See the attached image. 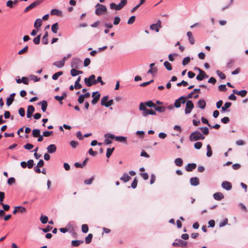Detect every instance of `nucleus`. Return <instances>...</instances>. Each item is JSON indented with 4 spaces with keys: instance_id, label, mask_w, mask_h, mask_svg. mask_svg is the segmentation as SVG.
Returning a JSON list of instances; mask_svg holds the SVG:
<instances>
[{
    "instance_id": "58836bf2",
    "label": "nucleus",
    "mask_w": 248,
    "mask_h": 248,
    "mask_svg": "<svg viewBox=\"0 0 248 248\" xmlns=\"http://www.w3.org/2000/svg\"><path fill=\"white\" fill-rule=\"evenodd\" d=\"M207 153H206V155L208 157H210L212 156V148H211V147L210 146V145L209 144H208L207 145Z\"/></svg>"
},
{
    "instance_id": "7c9ffc66",
    "label": "nucleus",
    "mask_w": 248,
    "mask_h": 248,
    "mask_svg": "<svg viewBox=\"0 0 248 248\" xmlns=\"http://www.w3.org/2000/svg\"><path fill=\"white\" fill-rule=\"evenodd\" d=\"M42 42L44 45H47L48 43V33L46 31L42 38Z\"/></svg>"
},
{
    "instance_id": "4be33fe9",
    "label": "nucleus",
    "mask_w": 248,
    "mask_h": 248,
    "mask_svg": "<svg viewBox=\"0 0 248 248\" xmlns=\"http://www.w3.org/2000/svg\"><path fill=\"white\" fill-rule=\"evenodd\" d=\"M196 166L195 163H189L186 167V170L187 171H191L196 168Z\"/></svg>"
},
{
    "instance_id": "f03ea898",
    "label": "nucleus",
    "mask_w": 248,
    "mask_h": 248,
    "mask_svg": "<svg viewBox=\"0 0 248 248\" xmlns=\"http://www.w3.org/2000/svg\"><path fill=\"white\" fill-rule=\"evenodd\" d=\"M139 109L142 111V114L144 117H146L149 115H156V112L155 110L152 109H148L143 103H140Z\"/></svg>"
},
{
    "instance_id": "a18cd8bd",
    "label": "nucleus",
    "mask_w": 248,
    "mask_h": 248,
    "mask_svg": "<svg viewBox=\"0 0 248 248\" xmlns=\"http://www.w3.org/2000/svg\"><path fill=\"white\" fill-rule=\"evenodd\" d=\"M200 93V89H194L191 93L188 94L187 98H191L192 97L193 94H195V93Z\"/></svg>"
},
{
    "instance_id": "4d7b16f0",
    "label": "nucleus",
    "mask_w": 248,
    "mask_h": 248,
    "mask_svg": "<svg viewBox=\"0 0 248 248\" xmlns=\"http://www.w3.org/2000/svg\"><path fill=\"white\" fill-rule=\"evenodd\" d=\"M157 71V68L156 67H154V68H150V69L147 72V73L153 74L154 73H156Z\"/></svg>"
},
{
    "instance_id": "bb28decb",
    "label": "nucleus",
    "mask_w": 248,
    "mask_h": 248,
    "mask_svg": "<svg viewBox=\"0 0 248 248\" xmlns=\"http://www.w3.org/2000/svg\"><path fill=\"white\" fill-rule=\"evenodd\" d=\"M131 179L129 176L126 173H124L123 175L120 178V180L124 182H127Z\"/></svg>"
},
{
    "instance_id": "c9c22d12",
    "label": "nucleus",
    "mask_w": 248,
    "mask_h": 248,
    "mask_svg": "<svg viewBox=\"0 0 248 248\" xmlns=\"http://www.w3.org/2000/svg\"><path fill=\"white\" fill-rule=\"evenodd\" d=\"M83 241L73 240L72 241V245L73 247H78L80 244L83 243Z\"/></svg>"
},
{
    "instance_id": "de8ad7c7",
    "label": "nucleus",
    "mask_w": 248,
    "mask_h": 248,
    "mask_svg": "<svg viewBox=\"0 0 248 248\" xmlns=\"http://www.w3.org/2000/svg\"><path fill=\"white\" fill-rule=\"evenodd\" d=\"M40 38H41V34L37 36L36 37H35L33 39V43L36 45L39 44L40 42Z\"/></svg>"
},
{
    "instance_id": "052dcab7",
    "label": "nucleus",
    "mask_w": 248,
    "mask_h": 248,
    "mask_svg": "<svg viewBox=\"0 0 248 248\" xmlns=\"http://www.w3.org/2000/svg\"><path fill=\"white\" fill-rule=\"evenodd\" d=\"M202 144L201 142H197L194 144V147L197 149H200L202 147Z\"/></svg>"
},
{
    "instance_id": "f3484780",
    "label": "nucleus",
    "mask_w": 248,
    "mask_h": 248,
    "mask_svg": "<svg viewBox=\"0 0 248 248\" xmlns=\"http://www.w3.org/2000/svg\"><path fill=\"white\" fill-rule=\"evenodd\" d=\"M46 149L48 153L53 154L56 152L57 147L55 144H50L47 146Z\"/></svg>"
},
{
    "instance_id": "338daca9",
    "label": "nucleus",
    "mask_w": 248,
    "mask_h": 248,
    "mask_svg": "<svg viewBox=\"0 0 248 248\" xmlns=\"http://www.w3.org/2000/svg\"><path fill=\"white\" fill-rule=\"evenodd\" d=\"M89 154L93 156H95L97 155V152L93 151L92 148H90L88 151Z\"/></svg>"
},
{
    "instance_id": "72a5a7b5",
    "label": "nucleus",
    "mask_w": 248,
    "mask_h": 248,
    "mask_svg": "<svg viewBox=\"0 0 248 248\" xmlns=\"http://www.w3.org/2000/svg\"><path fill=\"white\" fill-rule=\"evenodd\" d=\"M58 29L59 27L58 23H55L53 25H52L51 27V30L53 33H56L57 32Z\"/></svg>"
},
{
    "instance_id": "9d476101",
    "label": "nucleus",
    "mask_w": 248,
    "mask_h": 248,
    "mask_svg": "<svg viewBox=\"0 0 248 248\" xmlns=\"http://www.w3.org/2000/svg\"><path fill=\"white\" fill-rule=\"evenodd\" d=\"M174 247H186L187 242L183 241L181 239H176L175 241L172 243Z\"/></svg>"
},
{
    "instance_id": "423d86ee",
    "label": "nucleus",
    "mask_w": 248,
    "mask_h": 248,
    "mask_svg": "<svg viewBox=\"0 0 248 248\" xmlns=\"http://www.w3.org/2000/svg\"><path fill=\"white\" fill-rule=\"evenodd\" d=\"M108 96H103L101 101V104L102 106H104L106 107H109L113 104V100L112 99H110L108 100L107 102H105V101H107L108 100Z\"/></svg>"
},
{
    "instance_id": "412c9836",
    "label": "nucleus",
    "mask_w": 248,
    "mask_h": 248,
    "mask_svg": "<svg viewBox=\"0 0 248 248\" xmlns=\"http://www.w3.org/2000/svg\"><path fill=\"white\" fill-rule=\"evenodd\" d=\"M186 34L190 44L194 45L195 44V39L193 36L192 33L191 31H188Z\"/></svg>"
},
{
    "instance_id": "b1692460",
    "label": "nucleus",
    "mask_w": 248,
    "mask_h": 248,
    "mask_svg": "<svg viewBox=\"0 0 248 248\" xmlns=\"http://www.w3.org/2000/svg\"><path fill=\"white\" fill-rule=\"evenodd\" d=\"M190 183L192 186H198L199 184V179L197 177H192L190 180Z\"/></svg>"
},
{
    "instance_id": "3c124183",
    "label": "nucleus",
    "mask_w": 248,
    "mask_h": 248,
    "mask_svg": "<svg viewBox=\"0 0 248 248\" xmlns=\"http://www.w3.org/2000/svg\"><path fill=\"white\" fill-rule=\"evenodd\" d=\"M116 140L120 142H125L126 141V138L124 137H116Z\"/></svg>"
},
{
    "instance_id": "680f3d73",
    "label": "nucleus",
    "mask_w": 248,
    "mask_h": 248,
    "mask_svg": "<svg viewBox=\"0 0 248 248\" xmlns=\"http://www.w3.org/2000/svg\"><path fill=\"white\" fill-rule=\"evenodd\" d=\"M137 184H138V180H137V178H135L133 182L131 184V187L133 188H136V187L137 186Z\"/></svg>"
},
{
    "instance_id": "20e7f679",
    "label": "nucleus",
    "mask_w": 248,
    "mask_h": 248,
    "mask_svg": "<svg viewBox=\"0 0 248 248\" xmlns=\"http://www.w3.org/2000/svg\"><path fill=\"white\" fill-rule=\"evenodd\" d=\"M120 0L121 2L118 4H116L115 3H111L110 4V9L118 11L122 9L124 6H125L126 5L127 3V0Z\"/></svg>"
},
{
    "instance_id": "5701e85b",
    "label": "nucleus",
    "mask_w": 248,
    "mask_h": 248,
    "mask_svg": "<svg viewBox=\"0 0 248 248\" xmlns=\"http://www.w3.org/2000/svg\"><path fill=\"white\" fill-rule=\"evenodd\" d=\"M77 68H73V69H72L70 71V74L73 77H75V76H76L79 74H81L83 73L82 71H79V70H77L76 69Z\"/></svg>"
},
{
    "instance_id": "7ed1b4c3",
    "label": "nucleus",
    "mask_w": 248,
    "mask_h": 248,
    "mask_svg": "<svg viewBox=\"0 0 248 248\" xmlns=\"http://www.w3.org/2000/svg\"><path fill=\"white\" fill-rule=\"evenodd\" d=\"M204 139L205 137L198 131L191 133L189 136V140L191 141L203 140Z\"/></svg>"
},
{
    "instance_id": "a878e982",
    "label": "nucleus",
    "mask_w": 248,
    "mask_h": 248,
    "mask_svg": "<svg viewBox=\"0 0 248 248\" xmlns=\"http://www.w3.org/2000/svg\"><path fill=\"white\" fill-rule=\"evenodd\" d=\"M198 106L201 109H204L206 106V102L203 99L199 100L198 102Z\"/></svg>"
},
{
    "instance_id": "09e8293b",
    "label": "nucleus",
    "mask_w": 248,
    "mask_h": 248,
    "mask_svg": "<svg viewBox=\"0 0 248 248\" xmlns=\"http://www.w3.org/2000/svg\"><path fill=\"white\" fill-rule=\"evenodd\" d=\"M190 61V58L189 57L185 58L182 61V64L186 65Z\"/></svg>"
},
{
    "instance_id": "39448f33",
    "label": "nucleus",
    "mask_w": 248,
    "mask_h": 248,
    "mask_svg": "<svg viewBox=\"0 0 248 248\" xmlns=\"http://www.w3.org/2000/svg\"><path fill=\"white\" fill-rule=\"evenodd\" d=\"M107 11V8L106 6L97 3L95 5V14L97 16H100L105 14Z\"/></svg>"
},
{
    "instance_id": "6e6d98bb",
    "label": "nucleus",
    "mask_w": 248,
    "mask_h": 248,
    "mask_svg": "<svg viewBox=\"0 0 248 248\" xmlns=\"http://www.w3.org/2000/svg\"><path fill=\"white\" fill-rule=\"evenodd\" d=\"M136 17L134 16H131L127 21V24L129 25L132 24L135 21Z\"/></svg>"
},
{
    "instance_id": "0e129e2a",
    "label": "nucleus",
    "mask_w": 248,
    "mask_h": 248,
    "mask_svg": "<svg viewBox=\"0 0 248 248\" xmlns=\"http://www.w3.org/2000/svg\"><path fill=\"white\" fill-rule=\"evenodd\" d=\"M218 90L221 92H225L227 91L226 85H220L218 86Z\"/></svg>"
},
{
    "instance_id": "2eb2a0df",
    "label": "nucleus",
    "mask_w": 248,
    "mask_h": 248,
    "mask_svg": "<svg viewBox=\"0 0 248 248\" xmlns=\"http://www.w3.org/2000/svg\"><path fill=\"white\" fill-rule=\"evenodd\" d=\"M35 110L34 108L32 105H30L28 107L27 111V117L28 118H31L33 113Z\"/></svg>"
},
{
    "instance_id": "5fc2aeb1",
    "label": "nucleus",
    "mask_w": 248,
    "mask_h": 248,
    "mask_svg": "<svg viewBox=\"0 0 248 248\" xmlns=\"http://www.w3.org/2000/svg\"><path fill=\"white\" fill-rule=\"evenodd\" d=\"M201 129V130L202 132V133L205 135H207L208 134H209V129L207 127H201L200 128Z\"/></svg>"
},
{
    "instance_id": "0eeeda50",
    "label": "nucleus",
    "mask_w": 248,
    "mask_h": 248,
    "mask_svg": "<svg viewBox=\"0 0 248 248\" xmlns=\"http://www.w3.org/2000/svg\"><path fill=\"white\" fill-rule=\"evenodd\" d=\"M43 2V0H37L34 1L33 3L31 4L30 5L27 6L24 10V12L26 13L29 11L30 10L33 9L36 7L39 4H40Z\"/></svg>"
},
{
    "instance_id": "6ab92c4d",
    "label": "nucleus",
    "mask_w": 248,
    "mask_h": 248,
    "mask_svg": "<svg viewBox=\"0 0 248 248\" xmlns=\"http://www.w3.org/2000/svg\"><path fill=\"white\" fill-rule=\"evenodd\" d=\"M16 95L15 93H13L10 94V97H8L6 100V104L8 106H10L13 102L14 101V97Z\"/></svg>"
},
{
    "instance_id": "4468645a",
    "label": "nucleus",
    "mask_w": 248,
    "mask_h": 248,
    "mask_svg": "<svg viewBox=\"0 0 248 248\" xmlns=\"http://www.w3.org/2000/svg\"><path fill=\"white\" fill-rule=\"evenodd\" d=\"M208 78V76L206 74L205 72L203 70H200V73L196 77V79L198 80L201 81L204 78Z\"/></svg>"
},
{
    "instance_id": "864d4df0",
    "label": "nucleus",
    "mask_w": 248,
    "mask_h": 248,
    "mask_svg": "<svg viewBox=\"0 0 248 248\" xmlns=\"http://www.w3.org/2000/svg\"><path fill=\"white\" fill-rule=\"evenodd\" d=\"M29 78L31 80H32L35 82H37L40 80V78H38L37 76H34L33 75H31L29 76Z\"/></svg>"
},
{
    "instance_id": "a19ab883",
    "label": "nucleus",
    "mask_w": 248,
    "mask_h": 248,
    "mask_svg": "<svg viewBox=\"0 0 248 248\" xmlns=\"http://www.w3.org/2000/svg\"><path fill=\"white\" fill-rule=\"evenodd\" d=\"M232 105L231 102H226L225 103L224 106H223L221 108L222 110L223 111H225L226 109L229 108Z\"/></svg>"
},
{
    "instance_id": "6e6552de",
    "label": "nucleus",
    "mask_w": 248,
    "mask_h": 248,
    "mask_svg": "<svg viewBox=\"0 0 248 248\" xmlns=\"http://www.w3.org/2000/svg\"><path fill=\"white\" fill-rule=\"evenodd\" d=\"M82 63V61L79 58H74L71 61V66L74 68H79Z\"/></svg>"
},
{
    "instance_id": "cd10ccee",
    "label": "nucleus",
    "mask_w": 248,
    "mask_h": 248,
    "mask_svg": "<svg viewBox=\"0 0 248 248\" xmlns=\"http://www.w3.org/2000/svg\"><path fill=\"white\" fill-rule=\"evenodd\" d=\"M64 64L65 63L63 62V61L61 60L54 62L53 65L57 67L62 68L64 65Z\"/></svg>"
},
{
    "instance_id": "473e14b6",
    "label": "nucleus",
    "mask_w": 248,
    "mask_h": 248,
    "mask_svg": "<svg viewBox=\"0 0 248 248\" xmlns=\"http://www.w3.org/2000/svg\"><path fill=\"white\" fill-rule=\"evenodd\" d=\"M32 134L33 137L37 138L40 135V130L38 129H33Z\"/></svg>"
},
{
    "instance_id": "c756f323",
    "label": "nucleus",
    "mask_w": 248,
    "mask_h": 248,
    "mask_svg": "<svg viewBox=\"0 0 248 248\" xmlns=\"http://www.w3.org/2000/svg\"><path fill=\"white\" fill-rule=\"evenodd\" d=\"M42 24V20L40 18L37 19L34 24V27L35 28H38L40 27Z\"/></svg>"
},
{
    "instance_id": "9b49d317",
    "label": "nucleus",
    "mask_w": 248,
    "mask_h": 248,
    "mask_svg": "<svg viewBox=\"0 0 248 248\" xmlns=\"http://www.w3.org/2000/svg\"><path fill=\"white\" fill-rule=\"evenodd\" d=\"M186 98L184 96H181L178 99L176 100L174 104L175 108H178L181 107V104H185Z\"/></svg>"
},
{
    "instance_id": "2f4dec72",
    "label": "nucleus",
    "mask_w": 248,
    "mask_h": 248,
    "mask_svg": "<svg viewBox=\"0 0 248 248\" xmlns=\"http://www.w3.org/2000/svg\"><path fill=\"white\" fill-rule=\"evenodd\" d=\"M155 109L159 112H163L165 111L166 108L163 106H156L155 107Z\"/></svg>"
},
{
    "instance_id": "8fccbe9b",
    "label": "nucleus",
    "mask_w": 248,
    "mask_h": 248,
    "mask_svg": "<svg viewBox=\"0 0 248 248\" xmlns=\"http://www.w3.org/2000/svg\"><path fill=\"white\" fill-rule=\"evenodd\" d=\"M81 230L84 233H87L89 230L88 225L87 224H83L81 226Z\"/></svg>"
},
{
    "instance_id": "ddd939ff",
    "label": "nucleus",
    "mask_w": 248,
    "mask_h": 248,
    "mask_svg": "<svg viewBox=\"0 0 248 248\" xmlns=\"http://www.w3.org/2000/svg\"><path fill=\"white\" fill-rule=\"evenodd\" d=\"M100 96L101 95L98 92H93L92 95L93 97V99L92 101V104L95 105L98 102Z\"/></svg>"
},
{
    "instance_id": "f257e3e1",
    "label": "nucleus",
    "mask_w": 248,
    "mask_h": 248,
    "mask_svg": "<svg viewBox=\"0 0 248 248\" xmlns=\"http://www.w3.org/2000/svg\"><path fill=\"white\" fill-rule=\"evenodd\" d=\"M95 76L94 75H92L89 78H85L84 82L85 84L88 87H91L93 85H95L97 83L101 82L102 80V78L100 76L98 77L96 80H95Z\"/></svg>"
},
{
    "instance_id": "774afa93",
    "label": "nucleus",
    "mask_w": 248,
    "mask_h": 248,
    "mask_svg": "<svg viewBox=\"0 0 248 248\" xmlns=\"http://www.w3.org/2000/svg\"><path fill=\"white\" fill-rule=\"evenodd\" d=\"M70 145L72 146V147L74 148H76V147L78 146V142L77 141H76L75 140H72L70 142Z\"/></svg>"
},
{
    "instance_id": "1a4fd4ad",
    "label": "nucleus",
    "mask_w": 248,
    "mask_h": 248,
    "mask_svg": "<svg viewBox=\"0 0 248 248\" xmlns=\"http://www.w3.org/2000/svg\"><path fill=\"white\" fill-rule=\"evenodd\" d=\"M194 106L192 101L188 100L186 102V107L185 108V113H190L192 109L194 108Z\"/></svg>"
},
{
    "instance_id": "dca6fc26",
    "label": "nucleus",
    "mask_w": 248,
    "mask_h": 248,
    "mask_svg": "<svg viewBox=\"0 0 248 248\" xmlns=\"http://www.w3.org/2000/svg\"><path fill=\"white\" fill-rule=\"evenodd\" d=\"M222 187L227 190L231 189L232 188V184L228 181H224L221 184Z\"/></svg>"
},
{
    "instance_id": "e2e57ef3",
    "label": "nucleus",
    "mask_w": 248,
    "mask_h": 248,
    "mask_svg": "<svg viewBox=\"0 0 248 248\" xmlns=\"http://www.w3.org/2000/svg\"><path fill=\"white\" fill-rule=\"evenodd\" d=\"M24 148L26 150H31L33 148V145L31 143H27L24 145Z\"/></svg>"
},
{
    "instance_id": "79ce46f5",
    "label": "nucleus",
    "mask_w": 248,
    "mask_h": 248,
    "mask_svg": "<svg viewBox=\"0 0 248 248\" xmlns=\"http://www.w3.org/2000/svg\"><path fill=\"white\" fill-rule=\"evenodd\" d=\"M40 221L43 224L46 223L48 222L47 217L42 215L40 217Z\"/></svg>"
},
{
    "instance_id": "a211bd4d",
    "label": "nucleus",
    "mask_w": 248,
    "mask_h": 248,
    "mask_svg": "<svg viewBox=\"0 0 248 248\" xmlns=\"http://www.w3.org/2000/svg\"><path fill=\"white\" fill-rule=\"evenodd\" d=\"M233 93L237 95H240L241 97H245L247 93V91L246 90H243L240 91H238L236 90H233L232 91Z\"/></svg>"
},
{
    "instance_id": "69168bd1",
    "label": "nucleus",
    "mask_w": 248,
    "mask_h": 248,
    "mask_svg": "<svg viewBox=\"0 0 248 248\" xmlns=\"http://www.w3.org/2000/svg\"><path fill=\"white\" fill-rule=\"evenodd\" d=\"M52 134H53V131H46L43 133V135L45 137H47L50 136Z\"/></svg>"
},
{
    "instance_id": "ea45409f",
    "label": "nucleus",
    "mask_w": 248,
    "mask_h": 248,
    "mask_svg": "<svg viewBox=\"0 0 248 248\" xmlns=\"http://www.w3.org/2000/svg\"><path fill=\"white\" fill-rule=\"evenodd\" d=\"M164 65L169 71H170L172 69L171 64L168 61H165L164 62Z\"/></svg>"
},
{
    "instance_id": "aec40b11",
    "label": "nucleus",
    "mask_w": 248,
    "mask_h": 248,
    "mask_svg": "<svg viewBox=\"0 0 248 248\" xmlns=\"http://www.w3.org/2000/svg\"><path fill=\"white\" fill-rule=\"evenodd\" d=\"M214 198L217 201H220L224 198L223 194L221 192H216L213 195Z\"/></svg>"
},
{
    "instance_id": "4c0bfd02",
    "label": "nucleus",
    "mask_w": 248,
    "mask_h": 248,
    "mask_svg": "<svg viewBox=\"0 0 248 248\" xmlns=\"http://www.w3.org/2000/svg\"><path fill=\"white\" fill-rule=\"evenodd\" d=\"M63 74V72L62 71H59V72H58L56 73H55L53 76H52V79L53 80H57L58 78L62 75Z\"/></svg>"
},
{
    "instance_id": "bf43d9fd",
    "label": "nucleus",
    "mask_w": 248,
    "mask_h": 248,
    "mask_svg": "<svg viewBox=\"0 0 248 248\" xmlns=\"http://www.w3.org/2000/svg\"><path fill=\"white\" fill-rule=\"evenodd\" d=\"M217 73L218 76L220 77V78L221 79H223L226 78L225 75L224 73H223L222 72H220V71L217 70Z\"/></svg>"
},
{
    "instance_id": "393cba45",
    "label": "nucleus",
    "mask_w": 248,
    "mask_h": 248,
    "mask_svg": "<svg viewBox=\"0 0 248 248\" xmlns=\"http://www.w3.org/2000/svg\"><path fill=\"white\" fill-rule=\"evenodd\" d=\"M51 15H56L58 16H62V12L57 9L52 10L51 11Z\"/></svg>"
},
{
    "instance_id": "603ef678",
    "label": "nucleus",
    "mask_w": 248,
    "mask_h": 248,
    "mask_svg": "<svg viewBox=\"0 0 248 248\" xmlns=\"http://www.w3.org/2000/svg\"><path fill=\"white\" fill-rule=\"evenodd\" d=\"M27 167L29 169L32 168L34 165L33 160L32 159H30V160H28L27 162Z\"/></svg>"
},
{
    "instance_id": "13d9d810",
    "label": "nucleus",
    "mask_w": 248,
    "mask_h": 248,
    "mask_svg": "<svg viewBox=\"0 0 248 248\" xmlns=\"http://www.w3.org/2000/svg\"><path fill=\"white\" fill-rule=\"evenodd\" d=\"M28 46H26L23 49H22L21 50H20L18 51V54H19V55L23 54L24 53L28 51Z\"/></svg>"
},
{
    "instance_id": "e433bc0d",
    "label": "nucleus",
    "mask_w": 248,
    "mask_h": 248,
    "mask_svg": "<svg viewBox=\"0 0 248 248\" xmlns=\"http://www.w3.org/2000/svg\"><path fill=\"white\" fill-rule=\"evenodd\" d=\"M114 150V147L112 148H108L107 150L106 156L107 158H109L112 155L113 152Z\"/></svg>"
},
{
    "instance_id": "c85d7f7f",
    "label": "nucleus",
    "mask_w": 248,
    "mask_h": 248,
    "mask_svg": "<svg viewBox=\"0 0 248 248\" xmlns=\"http://www.w3.org/2000/svg\"><path fill=\"white\" fill-rule=\"evenodd\" d=\"M39 104H41V109L43 112H45L47 106V102L46 101L43 100L40 102Z\"/></svg>"
},
{
    "instance_id": "37998d69",
    "label": "nucleus",
    "mask_w": 248,
    "mask_h": 248,
    "mask_svg": "<svg viewBox=\"0 0 248 248\" xmlns=\"http://www.w3.org/2000/svg\"><path fill=\"white\" fill-rule=\"evenodd\" d=\"M144 105L145 106H147L150 108H155V104L152 101H149L145 102Z\"/></svg>"
},
{
    "instance_id": "49530a36",
    "label": "nucleus",
    "mask_w": 248,
    "mask_h": 248,
    "mask_svg": "<svg viewBox=\"0 0 248 248\" xmlns=\"http://www.w3.org/2000/svg\"><path fill=\"white\" fill-rule=\"evenodd\" d=\"M16 208L18 209V212L20 213H27L26 209L22 206H16Z\"/></svg>"
},
{
    "instance_id": "c03bdc74",
    "label": "nucleus",
    "mask_w": 248,
    "mask_h": 248,
    "mask_svg": "<svg viewBox=\"0 0 248 248\" xmlns=\"http://www.w3.org/2000/svg\"><path fill=\"white\" fill-rule=\"evenodd\" d=\"M93 238V234L92 233H90L85 238V242L86 244H89L91 243L92 241V239Z\"/></svg>"
},
{
    "instance_id": "f704fd0d",
    "label": "nucleus",
    "mask_w": 248,
    "mask_h": 248,
    "mask_svg": "<svg viewBox=\"0 0 248 248\" xmlns=\"http://www.w3.org/2000/svg\"><path fill=\"white\" fill-rule=\"evenodd\" d=\"M174 163L176 164V165L181 167L183 165V160L181 158H177L175 159L174 161Z\"/></svg>"
},
{
    "instance_id": "f8f14e48",
    "label": "nucleus",
    "mask_w": 248,
    "mask_h": 248,
    "mask_svg": "<svg viewBox=\"0 0 248 248\" xmlns=\"http://www.w3.org/2000/svg\"><path fill=\"white\" fill-rule=\"evenodd\" d=\"M162 27L161 21L160 20H158L156 23L152 24L150 26V29L152 30L155 31L156 32H158L159 29Z\"/></svg>"
}]
</instances>
